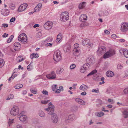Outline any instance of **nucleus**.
Returning <instances> with one entry per match:
<instances>
[{"label":"nucleus","mask_w":128,"mask_h":128,"mask_svg":"<svg viewBox=\"0 0 128 128\" xmlns=\"http://www.w3.org/2000/svg\"><path fill=\"white\" fill-rule=\"evenodd\" d=\"M26 119L27 116L24 115H22L19 117V119L22 122L26 121Z\"/></svg>","instance_id":"412c9836"},{"label":"nucleus","mask_w":128,"mask_h":128,"mask_svg":"<svg viewBox=\"0 0 128 128\" xmlns=\"http://www.w3.org/2000/svg\"><path fill=\"white\" fill-rule=\"evenodd\" d=\"M8 34H6L5 33L2 35V36L3 38H6L8 36Z\"/></svg>","instance_id":"e2e57ef3"},{"label":"nucleus","mask_w":128,"mask_h":128,"mask_svg":"<svg viewBox=\"0 0 128 128\" xmlns=\"http://www.w3.org/2000/svg\"><path fill=\"white\" fill-rule=\"evenodd\" d=\"M123 116L124 118H128V111L127 110H124L122 112Z\"/></svg>","instance_id":"b1692460"},{"label":"nucleus","mask_w":128,"mask_h":128,"mask_svg":"<svg viewBox=\"0 0 128 128\" xmlns=\"http://www.w3.org/2000/svg\"><path fill=\"white\" fill-rule=\"evenodd\" d=\"M38 113L39 115L41 117H44L45 116V113L41 110H40L38 112Z\"/></svg>","instance_id":"5701e85b"},{"label":"nucleus","mask_w":128,"mask_h":128,"mask_svg":"<svg viewBox=\"0 0 128 128\" xmlns=\"http://www.w3.org/2000/svg\"><path fill=\"white\" fill-rule=\"evenodd\" d=\"M2 26L4 28H7L8 26V24H2Z\"/></svg>","instance_id":"5fc2aeb1"},{"label":"nucleus","mask_w":128,"mask_h":128,"mask_svg":"<svg viewBox=\"0 0 128 128\" xmlns=\"http://www.w3.org/2000/svg\"><path fill=\"white\" fill-rule=\"evenodd\" d=\"M74 48H77L79 47V45L78 44H76L74 45Z\"/></svg>","instance_id":"052dcab7"},{"label":"nucleus","mask_w":128,"mask_h":128,"mask_svg":"<svg viewBox=\"0 0 128 128\" xmlns=\"http://www.w3.org/2000/svg\"><path fill=\"white\" fill-rule=\"evenodd\" d=\"M35 128H41V126L39 124H36L34 126Z\"/></svg>","instance_id":"3c124183"},{"label":"nucleus","mask_w":128,"mask_h":128,"mask_svg":"<svg viewBox=\"0 0 128 128\" xmlns=\"http://www.w3.org/2000/svg\"><path fill=\"white\" fill-rule=\"evenodd\" d=\"M120 29L122 32H127L128 30V24L125 22L122 24Z\"/></svg>","instance_id":"0eeeda50"},{"label":"nucleus","mask_w":128,"mask_h":128,"mask_svg":"<svg viewBox=\"0 0 128 128\" xmlns=\"http://www.w3.org/2000/svg\"><path fill=\"white\" fill-rule=\"evenodd\" d=\"M14 36L13 35H11L10 38H9L7 40V42L8 43H9L11 42L12 40L13 39Z\"/></svg>","instance_id":"72a5a7b5"},{"label":"nucleus","mask_w":128,"mask_h":128,"mask_svg":"<svg viewBox=\"0 0 128 128\" xmlns=\"http://www.w3.org/2000/svg\"><path fill=\"white\" fill-rule=\"evenodd\" d=\"M78 103L81 105H84L85 104V102L84 100L80 99V100Z\"/></svg>","instance_id":"a19ab883"},{"label":"nucleus","mask_w":128,"mask_h":128,"mask_svg":"<svg viewBox=\"0 0 128 128\" xmlns=\"http://www.w3.org/2000/svg\"><path fill=\"white\" fill-rule=\"evenodd\" d=\"M18 39L23 43L26 44L27 43V36L25 34L23 33L20 35L18 37Z\"/></svg>","instance_id":"7ed1b4c3"},{"label":"nucleus","mask_w":128,"mask_h":128,"mask_svg":"<svg viewBox=\"0 0 128 128\" xmlns=\"http://www.w3.org/2000/svg\"><path fill=\"white\" fill-rule=\"evenodd\" d=\"M54 106H52V107L49 106L47 108H45V110L47 112L48 114H52L54 113Z\"/></svg>","instance_id":"1a4fd4ad"},{"label":"nucleus","mask_w":128,"mask_h":128,"mask_svg":"<svg viewBox=\"0 0 128 128\" xmlns=\"http://www.w3.org/2000/svg\"><path fill=\"white\" fill-rule=\"evenodd\" d=\"M62 56L60 52L58 50L55 51L53 55V59L56 62H58L61 60Z\"/></svg>","instance_id":"f257e3e1"},{"label":"nucleus","mask_w":128,"mask_h":128,"mask_svg":"<svg viewBox=\"0 0 128 128\" xmlns=\"http://www.w3.org/2000/svg\"><path fill=\"white\" fill-rule=\"evenodd\" d=\"M40 9H40V8H39V7H38V6H36L34 9V12H36V11H38L40 10Z\"/></svg>","instance_id":"de8ad7c7"},{"label":"nucleus","mask_w":128,"mask_h":128,"mask_svg":"<svg viewBox=\"0 0 128 128\" xmlns=\"http://www.w3.org/2000/svg\"><path fill=\"white\" fill-rule=\"evenodd\" d=\"M123 65L122 64H118L117 66V68L118 69H121L123 68Z\"/></svg>","instance_id":"ea45409f"},{"label":"nucleus","mask_w":128,"mask_h":128,"mask_svg":"<svg viewBox=\"0 0 128 128\" xmlns=\"http://www.w3.org/2000/svg\"><path fill=\"white\" fill-rule=\"evenodd\" d=\"M75 118V116L74 114L69 115L68 117V120H74Z\"/></svg>","instance_id":"cd10ccee"},{"label":"nucleus","mask_w":128,"mask_h":128,"mask_svg":"<svg viewBox=\"0 0 128 128\" xmlns=\"http://www.w3.org/2000/svg\"><path fill=\"white\" fill-rule=\"evenodd\" d=\"M27 6L28 5L26 3L20 5L18 8V12H20L24 11L26 9Z\"/></svg>","instance_id":"9b49d317"},{"label":"nucleus","mask_w":128,"mask_h":128,"mask_svg":"<svg viewBox=\"0 0 128 128\" xmlns=\"http://www.w3.org/2000/svg\"><path fill=\"white\" fill-rule=\"evenodd\" d=\"M108 101L109 102H111V104H113L114 102L113 100L110 99H108Z\"/></svg>","instance_id":"6e6d98bb"},{"label":"nucleus","mask_w":128,"mask_h":128,"mask_svg":"<svg viewBox=\"0 0 128 128\" xmlns=\"http://www.w3.org/2000/svg\"><path fill=\"white\" fill-rule=\"evenodd\" d=\"M96 102L97 103L100 104L101 105L102 104V101L99 99H97Z\"/></svg>","instance_id":"a18cd8bd"},{"label":"nucleus","mask_w":128,"mask_h":128,"mask_svg":"<svg viewBox=\"0 0 128 128\" xmlns=\"http://www.w3.org/2000/svg\"><path fill=\"white\" fill-rule=\"evenodd\" d=\"M64 69L62 68H60L59 70H58L56 71L57 74H60L63 71Z\"/></svg>","instance_id":"e433bc0d"},{"label":"nucleus","mask_w":128,"mask_h":128,"mask_svg":"<svg viewBox=\"0 0 128 128\" xmlns=\"http://www.w3.org/2000/svg\"><path fill=\"white\" fill-rule=\"evenodd\" d=\"M92 92H95L96 93H98L99 92L98 89L97 88L96 90L93 89L92 90Z\"/></svg>","instance_id":"79ce46f5"},{"label":"nucleus","mask_w":128,"mask_h":128,"mask_svg":"<svg viewBox=\"0 0 128 128\" xmlns=\"http://www.w3.org/2000/svg\"><path fill=\"white\" fill-rule=\"evenodd\" d=\"M14 50H18L20 48L21 45L20 43L16 42L14 44Z\"/></svg>","instance_id":"f3484780"},{"label":"nucleus","mask_w":128,"mask_h":128,"mask_svg":"<svg viewBox=\"0 0 128 128\" xmlns=\"http://www.w3.org/2000/svg\"><path fill=\"white\" fill-rule=\"evenodd\" d=\"M124 55V56L126 58H128V51L124 50L123 51Z\"/></svg>","instance_id":"2f4dec72"},{"label":"nucleus","mask_w":128,"mask_h":128,"mask_svg":"<svg viewBox=\"0 0 128 128\" xmlns=\"http://www.w3.org/2000/svg\"><path fill=\"white\" fill-rule=\"evenodd\" d=\"M106 74L107 76L111 77L114 76V73L112 71L109 70L106 72Z\"/></svg>","instance_id":"6ab92c4d"},{"label":"nucleus","mask_w":128,"mask_h":128,"mask_svg":"<svg viewBox=\"0 0 128 128\" xmlns=\"http://www.w3.org/2000/svg\"><path fill=\"white\" fill-rule=\"evenodd\" d=\"M58 117L55 114L52 115L51 116V121L52 123L54 124L57 123L58 122Z\"/></svg>","instance_id":"9d476101"},{"label":"nucleus","mask_w":128,"mask_h":128,"mask_svg":"<svg viewBox=\"0 0 128 128\" xmlns=\"http://www.w3.org/2000/svg\"><path fill=\"white\" fill-rule=\"evenodd\" d=\"M4 60L1 58H0V68L2 67L4 65Z\"/></svg>","instance_id":"c756f323"},{"label":"nucleus","mask_w":128,"mask_h":128,"mask_svg":"<svg viewBox=\"0 0 128 128\" xmlns=\"http://www.w3.org/2000/svg\"><path fill=\"white\" fill-rule=\"evenodd\" d=\"M103 14L105 16H108L109 14V12L106 10H105Z\"/></svg>","instance_id":"8fccbe9b"},{"label":"nucleus","mask_w":128,"mask_h":128,"mask_svg":"<svg viewBox=\"0 0 128 128\" xmlns=\"http://www.w3.org/2000/svg\"><path fill=\"white\" fill-rule=\"evenodd\" d=\"M42 92L43 94H44L46 95L48 94V91L46 90H43V91Z\"/></svg>","instance_id":"09e8293b"},{"label":"nucleus","mask_w":128,"mask_h":128,"mask_svg":"<svg viewBox=\"0 0 128 128\" xmlns=\"http://www.w3.org/2000/svg\"><path fill=\"white\" fill-rule=\"evenodd\" d=\"M46 77L50 79H52L56 78V75L55 72L52 71L50 74L46 75Z\"/></svg>","instance_id":"f8f14e48"},{"label":"nucleus","mask_w":128,"mask_h":128,"mask_svg":"<svg viewBox=\"0 0 128 128\" xmlns=\"http://www.w3.org/2000/svg\"><path fill=\"white\" fill-rule=\"evenodd\" d=\"M115 54V51L114 50H110L105 53L103 56V58L106 59L110 57Z\"/></svg>","instance_id":"f03ea898"},{"label":"nucleus","mask_w":128,"mask_h":128,"mask_svg":"<svg viewBox=\"0 0 128 128\" xmlns=\"http://www.w3.org/2000/svg\"><path fill=\"white\" fill-rule=\"evenodd\" d=\"M31 92L34 94H36V93L37 91L36 90H33L31 89L30 90Z\"/></svg>","instance_id":"4d7b16f0"},{"label":"nucleus","mask_w":128,"mask_h":128,"mask_svg":"<svg viewBox=\"0 0 128 128\" xmlns=\"http://www.w3.org/2000/svg\"><path fill=\"white\" fill-rule=\"evenodd\" d=\"M90 66V65L88 63L84 64L82 67H81L80 68V71L82 73L84 72L86 70H88V68Z\"/></svg>","instance_id":"6e6552de"},{"label":"nucleus","mask_w":128,"mask_h":128,"mask_svg":"<svg viewBox=\"0 0 128 128\" xmlns=\"http://www.w3.org/2000/svg\"><path fill=\"white\" fill-rule=\"evenodd\" d=\"M89 42L90 40L88 39H84L82 41V44L84 46L87 45L88 46H88H91V45L92 44L89 43Z\"/></svg>","instance_id":"4468645a"},{"label":"nucleus","mask_w":128,"mask_h":128,"mask_svg":"<svg viewBox=\"0 0 128 128\" xmlns=\"http://www.w3.org/2000/svg\"><path fill=\"white\" fill-rule=\"evenodd\" d=\"M104 33L107 34H110V32L109 31L107 30H104Z\"/></svg>","instance_id":"774afa93"},{"label":"nucleus","mask_w":128,"mask_h":128,"mask_svg":"<svg viewBox=\"0 0 128 128\" xmlns=\"http://www.w3.org/2000/svg\"><path fill=\"white\" fill-rule=\"evenodd\" d=\"M9 7L11 9L13 10L15 8V6L14 4H10Z\"/></svg>","instance_id":"c9c22d12"},{"label":"nucleus","mask_w":128,"mask_h":128,"mask_svg":"<svg viewBox=\"0 0 128 128\" xmlns=\"http://www.w3.org/2000/svg\"><path fill=\"white\" fill-rule=\"evenodd\" d=\"M1 12L2 15L6 16L9 14V10L7 9H3L1 10Z\"/></svg>","instance_id":"ddd939ff"},{"label":"nucleus","mask_w":128,"mask_h":128,"mask_svg":"<svg viewBox=\"0 0 128 128\" xmlns=\"http://www.w3.org/2000/svg\"><path fill=\"white\" fill-rule=\"evenodd\" d=\"M73 52L74 54L75 55L76 53H79V50H78L77 48H74L73 50Z\"/></svg>","instance_id":"473e14b6"},{"label":"nucleus","mask_w":128,"mask_h":128,"mask_svg":"<svg viewBox=\"0 0 128 128\" xmlns=\"http://www.w3.org/2000/svg\"><path fill=\"white\" fill-rule=\"evenodd\" d=\"M32 66L31 65V64H30L28 66L27 68L28 70H32Z\"/></svg>","instance_id":"58836bf2"},{"label":"nucleus","mask_w":128,"mask_h":128,"mask_svg":"<svg viewBox=\"0 0 128 128\" xmlns=\"http://www.w3.org/2000/svg\"><path fill=\"white\" fill-rule=\"evenodd\" d=\"M68 13L67 12H62L60 15L61 20L63 22H66L68 20L69 18Z\"/></svg>","instance_id":"20e7f679"},{"label":"nucleus","mask_w":128,"mask_h":128,"mask_svg":"<svg viewBox=\"0 0 128 128\" xmlns=\"http://www.w3.org/2000/svg\"><path fill=\"white\" fill-rule=\"evenodd\" d=\"M23 86L22 84H18L15 86H14V88L16 89H19L20 88H22L23 87Z\"/></svg>","instance_id":"7c9ffc66"},{"label":"nucleus","mask_w":128,"mask_h":128,"mask_svg":"<svg viewBox=\"0 0 128 128\" xmlns=\"http://www.w3.org/2000/svg\"><path fill=\"white\" fill-rule=\"evenodd\" d=\"M52 22L51 21L46 22L44 24V28L46 30H49L52 28Z\"/></svg>","instance_id":"423d86ee"},{"label":"nucleus","mask_w":128,"mask_h":128,"mask_svg":"<svg viewBox=\"0 0 128 128\" xmlns=\"http://www.w3.org/2000/svg\"><path fill=\"white\" fill-rule=\"evenodd\" d=\"M125 76H124V78H125L128 76V72L126 71L125 73Z\"/></svg>","instance_id":"680f3d73"},{"label":"nucleus","mask_w":128,"mask_h":128,"mask_svg":"<svg viewBox=\"0 0 128 128\" xmlns=\"http://www.w3.org/2000/svg\"><path fill=\"white\" fill-rule=\"evenodd\" d=\"M62 38V35L61 34H59L57 36V38L56 41L57 42H59Z\"/></svg>","instance_id":"393cba45"},{"label":"nucleus","mask_w":128,"mask_h":128,"mask_svg":"<svg viewBox=\"0 0 128 128\" xmlns=\"http://www.w3.org/2000/svg\"><path fill=\"white\" fill-rule=\"evenodd\" d=\"M16 128H23L21 124H18L16 125Z\"/></svg>","instance_id":"0e129e2a"},{"label":"nucleus","mask_w":128,"mask_h":128,"mask_svg":"<svg viewBox=\"0 0 128 128\" xmlns=\"http://www.w3.org/2000/svg\"><path fill=\"white\" fill-rule=\"evenodd\" d=\"M87 17L86 15L83 14L81 15L80 17V22H85L87 20Z\"/></svg>","instance_id":"2eb2a0df"},{"label":"nucleus","mask_w":128,"mask_h":128,"mask_svg":"<svg viewBox=\"0 0 128 128\" xmlns=\"http://www.w3.org/2000/svg\"><path fill=\"white\" fill-rule=\"evenodd\" d=\"M86 24L85 23H84V22H83V23L80 24V27H82L84 26H86Z\"/></svg>","instance_id":"13d9d810"},{"label":"nucleus","mask_w":128,"mask_h":128,"mask_svg":"<svg viewBox=\"0 0 128 128\" xmlns=\"http://www.w3.org/2000/svg\"><path fill=\"white\" fill-rule=\"evenodd\" d=\"M42 36L41 33L40 32H38L36 36L37 38H40Z\"/></svg>","instance_id":"603ef678"},{"label":"nucleus","mask_w":128,"mask_h":128,"mask_svg":"<svg viewBox=\"0 0 128 128\" xmlns=\"http://www.w3.org/2000/svg\"><path fill=\"white\" fill-rule=\"evenodd\" d=\"M124 92L125 94H128V88L124 89Z\"/></svg>","instance_id":"864d4df0"},{"label":"nucleus","mask_w":128,"mask_h":128,"mask_svg":"<svg viewBox=\"0 0 128 128\" xmlns=\"http://www.w3.org/2000/svg\"><path fill=\"white\" fill-rule=\"evenodd\" d=\"M19 113L18 107L16 106H14L10 110V114L12 115L16 116Z\"/></svg>","instance_id":"39448f33"},{"label":"nucleus","mask_w":128,"mask_h":128,"mask_svg":"<svg viewBox=\"0 0 128 128\" xmlns=\"http://www.w3.org/2000/svg\"><path fill=\"white\" fill-rule=\"evenodd\" d=\"M38 57V55L37 54H35L34 53H33L30 55V58L32 59L34 58H37Z\"/></svg>","instance_id":"a878e982"},{"label":"nucleus","mask_w":128,"mask_h":128,"mask_svg":"<svg viewBox=\"0 0 128 128\" xmlns=\"http://www.w3.org/2000/svg\"><path fill=\"white\" fill-rule=\"evenodd\" d=\"M104 115V112H101L98 113L97 114V116L99 117H100L103 116Z\"/></svg>","instance_id":"4c0bfd02"},{"label":"nucleus","mask_w":128,"mask_h":128,"mask_svg":"<svg viewBox=\"0 0 128 128\" xmlns=\"http://www.w3.org/2000/svg\"><path fill=\"white\" fill-rule=\"evenodd\" d=\"M49 101V100H42L41 101V103H42V104H47V103H48V102Z\"/></svg>","instance_id":"37998d69"},{"label":"nucleus","mask_w":128,"mask_h":128,"mask_svg":"<svg viewBox=\"0 0 128 128\" xmlns=\"http://www.w3.org/2000/svg\"><path fill=\"white\" fill-rule=\"evenodd\" d=\"M74 39L73 38H71V39H70L69 40V43H72L74 41Z\"/></svg>","instance_id":"338daca9"},{"label":"nucleus","mask_w":128,"mask_h":128,"mask_svg":"<svg viewBox=\"0 0 128 128\" xmlns=\"http://www.w3.org/2000/svg\"><path fill=\"white\" fill-rule=\"evenodd\" d=\"M86 2H83L80 3L78 6V7L79 9H82L84 8L86 6Z\"/></svg>","instance_id":"4be33fe9"},{"label":"nucleus","mask_w":128,"mask_h":128,"mask_svg":"<svg viewBox=\"0 0 128 128\" xmlns=\"http://www.w3.org/2000/svg\"><path fill=\"white\" fill-rule=\"evenodd\" d=\"M70 49V45H66L64 46L63 48V50L65 52H68Z\"/></svg>","instance_id":"a211bd4d"},{"label":"nucleus","mask_w":128,"mask_h":128,"mask_svg":"<svg viewBox=\"0 0 128 128\" xmlns=\"http://www.w3.org/2000/svg\"><path fill=\"white\" fill-rule=\"evenodd\" d=\"M16 20V18L14 17L12 18L10 20V22H14Z\"/></svg>","instance_id":"bf43d9fd"},{"label":"nucleus","mask_w":128,"mask_h":128,"mask_svg":"<svg viewBox=\"0 0 128 128\" xmlns=\"http://www.w3.org/2000/svg\"><path fill=\"white\" fill-rule=\"evenodd\" d=\"M94 58L92 56H90L88 57L86 60L87 63H90L91 64L92 63Z\"/></svg>","instance_id":"aec40b11"},{"label":"nucleus","mask_w":128,"mask_h":128,"mask_svg":"<svg viewBox=\"0 0 128 128\" xmlns=\"http://www.w3.org/2000/svg\"><path fill=\"white\" fill-rule=\"evenodd\" d=\"M97 72V70H92V72L89 73L87 75V76H89L91 75H93V74L96 73Z\"/></svg>","instance_id":"c85d7f7f"},{"label":"nucleus","mask_w":128,"mask_h":128,"mask_svg":"<svg viewBox=\"0 0 128 128\" xmlns=\"http://www.w3.org/2000/svg\"><path fill=\"white\" fill-rule=\"evenodd\" d=\"M80 89L82 90H85L87 89V87L84 84H82L80 86Z\"/></svg>","instance_id":"bb28decb"},{"label":"nucleus","mask_w":128,"mask_h":128,"mask_svg":"<svg viewBox=\"0 0 128 128\" xmlns=\"http://www.w3.org/2000/svg\"><path fill=\"white\" fill-rule=\"evenodd\" d=\"M14 95L13 94H11L10 95L6 98V100H9L10 99H12L14 98Z\"/></svg>","instance_id":"f704fd0d"},{"label":"nucleus","mask_w":128,"mask_h":128,"mask_svg":"<svg viewBox=\"0 0 128 128\" xmlns=\"http://www.w3.org/2000/svg\"><path fill=\"white\" fill-rule=\"evenodd\" d=\"M52 38H48L46 39V41H47L49 40L48 42H50L52 41Z\"/></svg>","instance_id":"69168bd1"},{"label":"nucleus","mask_w":128,"mask_h":128,"mask_svg":"<svg viewBox=\"0 0 128 128\" xmlns=\"http://www.w3.org/2000/svg\"><path fill=\"white\" fill-rule=\"evenodd\" d=\"M98 51L100 52V54H102L106 52V48L104 46L100 47Z\"/></svg>","instance_id":"dca6fc26"},{"label":"nucleus","mask_w":128,"mask_h":128,"mask_svg":"<svg viewBox=\"0 0 128 128\" xmlns=\"http://www.w3.org/2000/svg\"><path fill=\"white\" fill-rule=\"evenodd\" d=\"M76 66L74 64H72L70 66V69H74Z\"/></svg>","instance_id":"49530a36"},{"label":"nucleus","mask_w":128,"mask_h":128,"mask_svg":"<svg viewBox=\"0 0 128 128\" xmlns=\"http://www.w3.org/2000/svg\"><path fill=\"white\" fill-rule=\"evenodd\" d=\"M57 86V85H55L54 86H52V89L53 91H55L56 90H57V88L56 87Z\"/></svg>","instance_id":"c03bdc74"}]
</instances>
